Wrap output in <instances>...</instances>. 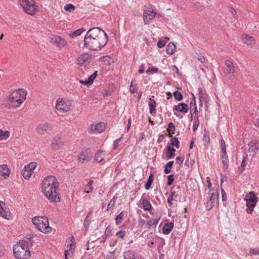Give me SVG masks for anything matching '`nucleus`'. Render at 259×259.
<instances>
[{"label":"nucleus","instance_id":"nucleus-7","mask_svg":"<svg viewBox=\"0 0 259 259\" xmlns=\"http://www.w3.org/2000/svg\"><path fill=\"white\" fill-rule=\"evenodd\" d=\"M156 14L155 9L152 6L146 7L144 10L143 19L145 24H149Z\"/></svg>","mask_w":259,"mask_h":259},{"label":"nucleus","instance_id":"nucleus-40","mask_svg":"<svg viewBox=\"0 0 259 259\" xmlns=\"http://www.w3.org/2000/svg\"><path fill=\"white\" fill-rule=\"evenodd\" d=\"M123 217L124 212L122 211L115 217V224L116 225H119L122 223Z\"/></svg>","mask_w":259,"mask_h":259},{"label":"nucleus","instance_id":"nucleus-39","mask_svg":"<svg viewBox=\"0 0 259 259\" xmlns=\"http://www.w3.org/2000/svg\"><path fill=\"white\" fill-rule=\"evenodd\" d=\"M22 175L25 179L28 180L31 176L32 172L24 167L22 170Z\"/></svg>","mask_w":259,"mask_h":259},{"label":"nucleus","instance_id":"nucleus-17","mask_svg":"<svg viewBox=\"0 0 259 259\" xmlns=\"http://www.w3.org/2000/svg\"><path fill=\"white\" fill-rule=\"evenodd\" d=\"M174 111H177L182 113H186L188 112V105L184 103H180L177 105H175L173 108Z\"/></svg>","mask_w":259,"mask_h":259},{"label":"nucleus","instance_id":"nucleus-51","mask_svg":"<svg viewBox=\"0 0 259 259\" xmlns=\"http://www.w3.org/2000/svg\"><path fill=\"white\" fill-rule=\"evenodd\" d=\"M174 177V175L172 174L169 175L167 176V186H170L172 184L175 180Z\"/></svg>","mask_w":259,"mask_h":259},{"label":"nucleus","instance_id":"nucleus-5","mask_svg":"<svg viewBox=\"0 0 259 259\" xmlns=\"http://www.w3.org/2000/svg\"><path fill=\"white\" fill-rule=\"evenodd\" d=\"M244 199L246 202L247 207L246 211L248 213L251 214L253 211V208L258 200V197L255 195L254 192L251 191L245 195Z\"/></svg>","mask_w":259,"mask_h":259},{"label":"nucleus","instance_id":"nucleus-14","mask_svg":"<svg viewBox=\"0 0 259 259\" xmlns=\"http://www.w3.org/2000/svg\"><path fill=\"white\" fill-rule=\"evenodd\" d=\"M51 41L55 44L57 47L61 48L64 47L66 42L65 39L62 38L60 36L58 35H54L51 38Z\"/></svg>","mask_w":259,"mask_h":259},{"label":"nucleus","instance_id":"nucleus-42","mask_svg":"<svg viewBox=\"0 0 259 259\" xmlns=\"http://www.w3.org/2000/svg\"><path fill=\"white\" fill-rule=\"evenodd\" d=\"M136 82L135 79H132V82L131 83L130 88V91L132 94L135 93L137 90V89L136 88V86L137 85V83L134 84V82Z\"/></svg>","mask_w":259,"mask_h":259},{"label":"nucleus","instance_id":"nucleus-32","mask_svg":"<svg viewBox=\"0 0 259 259\" xmlns=\"http://www.w3.org/2000/svg\"><path fill=\"white\" fill-rule=\"evenodd\" d=\"M78 160L83 163L85 161H90L91 157L87 154H85L84 152L80 153L78 156Z\"/></svg>","mask_w":259,"mask_h":259},{"label":"nucleus","instance_id":"nucleus-44","mask_svg":"<svg viewBox=\"0 0 259 259\" xmlns=\"http://www.w3.org/2000/svg\"><path fill=\"white\" fill-rule=\"evenodd\" d=\"M117 199V197L116 196H114L112 199L110 201L108 206H107V210L110 209V208H112L114 207L116 201Z\"/></svg>","mask_w":259,"mask_h":259},{"label":"nucleus","instance_id":"nucleus-6","mask_svg":"<svg viewBox=\"0 0 259 259\" xmlns=\"http://www.w3.org/2000/svg\"><path fill=\"white\" fill-rule=\"evenodd\" d=\"M58 187H41L42 191L45 196L51 202L60 201L59 194L57 193V188Z\"/></svg>","mask_w":259,"mask_h":259},{"label":"nucleus","instance_id":"nucleus-33","mask_svg":"<svg viewBox=\"0 0 259 259\" xmlns=\"http://www.w3.org/2000/svg\"><path fill=\"white\" fill-rule=\"evenodd\" d=\"M154 177V176L152 174H151L149 176L147 181L145 185V188L146 190H149L150 189L151 185L153 182Z\"/></svg>","mask_w":259,"mask_h":259},{"label":"nucleus","instance_id":"nucleus-50","mask_svg":"<svg viewBox=\"0 0 259 259\" xmlns=\"http://www.w3.org/2000/svg\"><path fill=\"white\" fill-rule=\"evenodd\" d=\"M97 76V71H96L87 78L88 82L91 83V84H92Z\"/></svg>","mask_w":259,"mask_h":259},{"label":"nucleus","instance_id":"nucleus-8","mask_svg":"<svg viewBox=\"0 0 259 259\" xmlns=\"http://www.w3.org/2000/svg\"><path fill=\"white\" fill-rule=\"evenodd\" d=\"M59 186L58 181L57 178L53 176L46 177L41 183V187H58Z\"/></svg>","mask_w":259,"mask_h":259},{"label":"nucleus","instance_id":"nucleus-15","mask_svg":"<svg viewBox=\"0 0 259 259\" xmlns=\"http://www.w3.org/2000/svg\"><path fill=\"white\" fill-rule=\"evenodd\" d=\"M175 187H176V189H178V191L180 190L181 188L179 185H178L173 187L170 191V193L167 198V202L170 206H171L172 205V200H174L175 198H177L178 196V195L176 194V191L172 190V189L175 188Z\"/></svg>","mask_w":259,"mask_h":259},{"label":"nucleus","instance_id":"nucleus-49","mask_svg":"<svg viewBox=\"0 0 259 259\" xmlns=\"http://www.w3.org/2000/svg\"><path fill=\"white\" fill-rule=\"evenodd\" d=\"M167 126L168 128H167V131L169 133V134H170V133L174 134V132L175 131V126L174 123L172 122H169Z\"/></svg>","mask_w":259,"mask_h":259},{"label":"nucleus","instance_id":"nucleus-43","mask_svg":"<svg viewBox=\"0 0 259 259\" xmlns=\"http://www.w3.org/2000/svg\"><path fill=\"white\" fill-rule=\"evenodd\" d=\"M75 9V6L71 4H67L64 6V10L66 11L69 12L70 13H71L73 11H74Z\"/></svg>","mask_w":259,"mask_h":259},{"label":"nucleus","instance_id":"nucleus-45","mask_svg":"<svg viewBox=\"0 0 259 259\" xmlns=\"http://www.w3.org/2000/svg\"><path fill=\"white\" fill-rule=\"evenodd\" d=\"M173 95L176 100L179 101L183 100V95L180 92L176 91L173 93Z\"/></svg>","mask_w":259,"mask_h":259},{"label":"nucleus","instance_id":"nucleus-54","mask_svg":"<svg viewBox=\"0 0 259 259\" xmlns=\"http://www.w3.org/2000/svg\"><path fill=\"white\" fill-rule=\"evenodd\" d=\"M10 136V132L8 131H6L5 132L3 131V134H2V137L1 138V140L2 139H7Z\"/></svg>","mask_w":259,"mask_h":259},{"label":"nucleus","instance_id":"nucleus-31","mask_svg":"<svg viewBox=\"0 0 259 259\" xmlns=\"http://www.w3.org/2000/svg\"><path fill=\"white\" fill-rule=\"evenodd\" d=\"M176 46L172 42H169L166 48V52L169 55H172L176 50Z\"/></svg>","mask_w":259,"mask_h":259},{"label":"nucleus","instance_id":"nucleus-9","mask_svg":"<svg viewBox=\"0 0 259 259\" xmlns=\"http://www.w3.org/2000/svg\"><path fill=\"white\" fill-rule=\"evenodd\" d=\"M208 194L210 197L205 203V207L207 210H209L213 207L215 202L218 203L219 194L217 192H210V191L208 193Z\"/></svg>","mask_w":259,"mask_h":259},{"label":"nucleus","instance_id":"nucleus-55","mask_svg":"<svg viewBox=\"0 0 259 259\" xmlns=\"http://www.w3.org/2000/svg\"><path fill=\"white\" fill-rule=\"evenodd\" d=\"M248 161V155H246L243 157L241 165L242 167H245L247 164V161Z\"/></svg>","mask_w":259,"mask_h":259},{"label":"nucleus","instance_id":"nucleus-37","mask_svg":"<svg viewBox=\"0 0 259 259\" xmlns=\"http://www.w3.org/2000/svg\"><path fill=\"white\" fill-rule=\"evenodd\" d=\"M174 161H170L168 162L166 164V165L165 166V168L164 169V172L165 174H168L170 172L171 168L172 167V165L174 164Z\"/></svg>","mask_w":259,"mask_h":259},{"label":"nucleus","instance_id":"nucleus-30","mask_svg":"<svg viewBox=\"0 0 259 259\" xmlns=\"http://www.w3.org/2000/svg\"><path fill=\"white\" fill-rule=\"evenodd\" d=\"M10 214V211H7L6 209H4L1 204L0 205V217H2L4 219H9Z\"/></svg>","mask_w":259,"mask_h":259},{"label":"nucleus","instance_id":"nucleus-34","mask_svg":"<svg viewBox=\"0 0 259 259\" xmlns=\"http://www.w3.org/2000/svg\"><path fill=\"white\" fill-rule=\"evenodd\" d=\"M85 30V29L83 28L78 29L77 30L74 31L71 33H70V36L72 38L76 37L77 36L81 35Z\"/></svg>","mask_w":259,"mask_h":259},{"label":"nucleus","instance_id":"nucleus-62","mask_svg":"<svg viewBox=\"0 0 259 259\" xmlns=\"http://www.w3.org/2000/svg\"><path fill=\"white\" fill-rule=\"evenodd\" d=\"M122 138H119L116 140H115L113 142V147L114 149H116L119 146V143L121 141Z\"/></svg>","mask_w":259,"mask_h":259},{"label":"nucleus","instance_id":"nucleus-63","mask_svg":"<svg viewBox=\"0 0 259 259\" xmlns=\"http://www.w3.org/2000/svg\"><path fill=\"white\" fill-rule=\"evenodd\" d=\"M250 253L253 255H259V248L250 249Z\"/></svg>","mask_w":259,"mask_h":259},{"label":"nucleus","instance_id":"nucleus-10","mask_svg":"<svg viewBox=\"0 0 259 259\" xmlns=\"http://www.w3.org/2000/svg\"><path fill=\"white\" fill-rule=\"evenodd\" d=\"M56 109L63 113L68 111L70 109V106L67 105L66 102L61 99V100H58L56 104Z\"/></svg>","mask_w":259,"mask_h":259},{"label":"nucleus","instance_id":"nucleus-24","mask_svg":"<svg viewBox=\"0 0 259 259\" xmlns=\"http://www.w3.org/2000/svg\"><path fill=\"white\" fill-rule=\"evenodd\" d=\"M165 150L167 159L172 158L175 156V153L176 150L173 147H170V146H167L165 148Z\"/></svg>","mask_w":259,"mask_h":259},{"label":"nucleus","instance_id":"nucleus-11","mask_svg":"<svg viewBox=\"0 0 259 259\" xmlns=\"http://www.w3.org/2000/svg\"><path fill=\"white\" fill-rule=\"evenodd\" d=\"M40 227H38L37 228L39 231L47 233L51 232V228L49 227V224L48 219L46 218H44L42 220H40Z\"/></svg>","mask_w":259,"mask_h":259},{"label":"nucleus","instance_id":"nucleus-20","mask_svg":"<svg viewBox=\"0 0 259 259\" xmlns=\"http://www.w3.org/2000/svg\"><path fill=\"white\" fill-rule=\"evenodd\" d=\"M169 137L171 138L170 139V143L168 144L167 146L170 147H175L177 149L180 147V142L178 138L176 137H173L171 134H168Z\"/></svg>","mask_w":259,"mask_h":259},{"label":"nucleus","instance_id":"nucleus-25","mask_svg":"<svg viewBox=\"0 0 259 259\" xmlns=\"http://www.w3.org/2000/svg\"><path fill=\"white\" fill-rule=\"evenodd\" d=\"M210 143V133L209 131L204 130L203 136V143L205 148H207Z\"/></svg>","mask_w":259,"mask_h":259},{"label":"nucleus","instance_id":"nucleus-60","mask_svg":"<svg viewBox=\"0 0 259 259\" xmlns=\"http://www.w3.org/2000/svg\"><path fill=\"white\" fill-rule=\"evenodd\" d=\"M221 193H222V199L223 201H227V194H226L225 190H224V189H223L222 188H221Z\"/></svg>","mask_w":259,"mask_h":259},{"label":"nucleus","instance_id":"nucleus-18","mask_svg":"<svg viewBox=\"0 0 259 259\" xmlns=\"http://www.w3.org/2000/svg\"><path fill=\"white\" fill-rule=\"evenodd\" d=\"M91 58L92 55H89L88 53L83 54L78 57L77 59L78 64L80 66H82Z\"/></svg>","mask_w":259,"mask_h":259},{"label":"nucleus","instance_id":"nucleus-2","mask_svg":"<svg viewBox=\"0 0 259 259\" xmlns=\"http://www.w3.org/2000/svg\"><path fill=\"white\" fill-rule=\"evenodd\" d=\"M27 92L23 89H19L11 93L8 98H5L2 105L9 109H15L19 107L26 99Z\"/></svg>","mask_w":259,"mask_h":259},{"label":"nucleus","instance_id":"nucleus-22","mask_svg":"<svg viewBox=\"0 0 259 259\" xmlns=\"http://www.w3.org/2000/svg\"><path fill=\"white\" fill-rule=\"evenodd\" d=\"M174 227V222H169L165 224L162 229V233L165 235H167L170 233Z\"/></svg>","mask_w":259,"mask_h":259},{"label":"nucleus","instance_id":"nucleus-26","mask_svg":"<svg viewBox=\"0 0 259 259\" xmlns=\"http://www.w3.org/2000/svg\"><path fill=\"white\" fill-rule=\"evenodd\" d=\"M123 256L124 259H136V254L134 251L132 250L124 251Z\"/></svg>","mask_w":259,"mask_h":259},{"label":"nucleus","instance_id":"nucleus-41","mask_svg":"<svg viewBox=\"0 0 259 259\" xmlns=\"http://www.w3.org/2000/svg\"><path fill=\"white\" fill-rule=\"evenodd\" d=\"M245 42L248 45H252L254 43V38L252 36L246 35L244 37Z\"/></svg>","mask_w":259,"mask_h":259},{"label":"nucleus","instance_id":"nucleus-61","mask_svg":"<svg viewBox=\"0 0 259 259\" xmlns=\"http://www.w3.org/2000/svg\"><path fill=\"white\" fill-rule=\"evenodd\" d=\"M193 99L191 100L190 103V109H191L193 107H197L196 105V100L194 97V95L193 94Z\"/></svg>","mask_w":259,"mask_h":259},{"label":"nucleus","instance_id":"nucleus-48","mask_svg":"<svg viewBox=\"0 0 259 259\" xmlns=\"http://www.w3.org/2000/svg\"><path fill=\"white\" fill-rule=\"evenodd\" d=\"M158 223V220L157 219H151L147 221V225L149 227H152L153 226H156Z\"/></svg>","mask_w":259,"mask_h":259},{"label":"nucleus","instance_id":"nucleus-47","mask_svg":"<svg viewBox=\"0 0 259 259\" xmlns=\"http://www.w3.org/2000/svg\"><path fill=\"white\" fill-rule=\"evenodd\" d=\"M36 167V163L31 162L30 164L24 166V168L27 169L28 170L31 171L32 172V170H33Z\"/></svg>","mask_w":259,"mask_h":259},{"label":"nucleus","instance_id":"nucleus-53","mask_svg":"<svg viewBox=\"0 0 259 259\" xmlns=\"http://www.w3.org/2000/svg\"><path fill=\"white\" fill-rule=\"evenodd\" d=\"M199 125V119H198V116H197L196 120H195V121L194 122V123H193V131H195L196 130H197Z\"/></svg>","mask_w":259,"mask_h":259},{"label":"nucleus","instance_id":"nucleus-16","mask_svg":"<svg viewBox=\"0 0 259 259\" xmlns=\"http://www.w3.org/2000/svg\"><path fill=\"white\" fill-rule=\"evenodd\" d=\"M249 152L255 153L259 149V143L256 140H252L249 142Z\"/></svg>","mask_w":259,"mask_h":259},{"label":"nucleus","instance_id":"nucleus-4","mask_svg":"<svg viewBox=\"0 0 259 259\" xmlns=\"http://www.w3.org/2000/svg\"><path fill=\"white\" fill-rule=\"evenodd\" d=\"M20 3L23 10L27 14L33 16L38 10V6L34 0H20Z\"/></svg>","mask_w":259,"mask_h":259},{"label":"nucleus","instance_id":"nucleus-58","mask_svg":"<svg viewBox=\"0 0 259 259\" xmlns=\"http://www.w3.org/2000/svg\"><path fill=\"white\" fill-rule=\"evenodd\" d=\"M113 229V228L111 226L109 225L106 228L104 234L106 235V236H109V233L112 231Z\"/></svg>","mask_w":259,"mask_h":259},{"label":"nucleus","instance_id":"nucleus-27","mask_svg":"<svg viewBox=\"0 0 259 259\" xmlns=\"http://www.w3.org/2000/svg\"><path fill=\"white\" fill-rule=\"evenodd\" d=\"M105 153L102 151H98L95 156V160L99 163H100L104 160V156Z\"/></svg>","mask_w":259,"mask_h":259},{"label":"nucleus","instance_id":"nucleus-23","mask_svg":"<svg viewBox=\"0 0 259 259\" xmlns=\"http://www.w3.org/2000/svg\"><path fill=\"white\" fill-rule=\"evenodd\" d=\"M145 194L143 195L142 198L141 199V203L143 205V208L146 211H149L151 209L152 205L150 202L146 198H144Z\"/></svg>","mask_w":259,"mask_h":259},{"label":"nucleus","instance_id":"nucleus-12","mask_svg":"<svg viewBox=\"0 0 259 259\" xmlns=\"http://www.w3.org/2000/svg\"><path fill=\"white\" fill-rule=\"evenodd\" d=\"M63 144L62 136L61 135L58 134L55 136L53 138V141L52 144V147L53 149L57 150Z\"/></svg>","mask_w":259,"mask_h":259},{"label":"nucleus","instance_id":"nucleus-36","mask_svg":"<svg viewBox=\"0 0 259 259\" xmlns=\"http://www.w3.org/2000/svg\"><path fill=\"white\" fill-rule=\"evenodd\" d=\"M44 217H34L32 220V222L33 224L36 226V227L37 228L38 227H40V224L41 221L42 220Z\"/></svg>","mask_w":259,"mask_h":259},{"label":"nucleus","instance_id":"nucleus-64","mask_svg":"<svg viewBox=\"0 0 259 259\" xmlns=\"http://www.w3.org/2000/svg\"><path fill=\"white\" fill-rule=\"evenodd\" d=\"M106 259H116L114 256V251H110L107 255Z\"/></svg>","mask_w":259,"mask_h":259},{"label":"nucleus","instance_id":"nucleus-13","mask_svg":"<svg viewBox=\"0 0 259 259\" xmlns=\"http://www.w3.org/2000/svg\"><path fill=\"white\" fill-rule=\"evenodd\" d=\"M52 130L51 124L48 123L40 124L37 127V132L41 135H43L46 133H48Z\"/></svg>","mask_w":259,"mask_h":259},{"label":"nucleus","instance_id":"nucleus-29","mask_svg":"<svg viewBox=\"0 0 259 259\" xmlns=\"http://www.w3.org/2000/svg\"><path fill=\"white\" fill-rule=\"evenodd\" d=\"M227 66L226 71L228 73H234L235 72L234 66L233 63L229 60H227L225 62Z\"/></svg>","mask_w":259,"mask_h":259},{"label":"nucleus","instance_id":"nucleus-52","mask_svg":"<svg viewBox=\"0 0 259 259\" xmlns=\"http://www.w3.org/2000/svg\"><path fill=\"white\" fill-rule=\"evenodd\" d=\"M152 72V73H158L159 72H161V70H159L158 68L152 67L149 68L146 70V72L147 73H149V72Z\"/></svg>","mask_w":259,"mask_h":259},{"label":"nucleus","instance_id":"nucleus-56","mask_svg":"<svg viewBox=\"0 0 259 259\" xmlns=\"http://www.w3.org/2000/svg\"><path fill=\"white\" fill-rule=\"evenodd\" d=\"M157 241L158 242V247H162L165 244V240L163 238L158 237L157 238Z\"/></svg>","mask_w":259,"mask_h":259},{"label":"nucleus","instance_id":"nucleus-35","mask_svg":"<svg viewBox=\"0 0 259 259\" xmlns=\"http://www.w3.org/2000/svg\"><path fill=\"white\" fill-rule=\"evenodd\" d=\"M221 159L223 164L224 168L227 169L229 165V159L227 155H222Z\"/></svg>","mask_w":259,"mask_h":259},{"label":"nucleus","instance_id":"nucleus-21","mask_svg":"<svg viewBox=\"0 0 259 259\" xmlns=\"http://www.w3.org/2000/svg\"><path fill=\"white\" fill-rule=\"evenodd\" d=\"M156 102L154 100L149 98V108L150 113L154 116L156 114Z\"/></svg>","mask_w":259,"mask_h":259},{"label":"nucleus","instance_id":"nucleus-28","mask_svg":"<svg viewBox=\"0 0 259 259\" xmlns=\"http://www.w3.org/2000/svg\"><path fill=\"white\" fill-rule=\"evenodd\" d=\"M0 174L3 176H9L10 174V170L7 168V165L2 164L0 165Z\"/></svg>","mask_w":259,"mask_h":259},{"label":"nucleus","instance_id":"nucleus-19","mask_svg":"<svg viewBox=\"0 0 259 259\" xmlns=\"http://www.w3.org/2000/svg\"><path fill=\"white\" fill-rule=\"evenodd\" d=\"M105 127V123L100 122L96 124H92L91 126V130L92 132L97 131L98 133H101L104 130Z\"/></svg>","mask_w":259,"mask_h":259},{"label":"nucleus","instance_id":"nucleus-46","mask_svg":"<svg viewBox=\"0 0 259 259\" xmlns=\"http://www.w3.org/2000/svg\"><path fill=\"white\" fill-rule=\"evenodd\" d=\"M92 214L91 212H90L86 216L83 223V226L86 230H87L90 226V221L88 220V219L89 218L90 215Z\"/></svg>","mask_w":259,"mask_h":259},{"label":"nucleus","instance_id":"nucleus-38","mask_svg":"<svg viewBox=\"0 0 259 259\" xmlns=\"http://www.w3.org/2000/svg\"><path fill=\"white\" fill-rule=\"evenodd\" d=\"M93 184V180H90L88 182V184L85 186V188L84 190V192L85 193H89L93 190V187H92V185Z\"/></svg>","mask_w":259,"mask_h":259},{"label":"nucleus","instance_id":"nucleus-1","mask_svg":"<svg viewBox=\"0 0 259 259\" xmlns=\"http://www.w3.org/2000/svg\"><path fill=\"white\" fill-rule=\"evenodd\" d=\"M84 47L91 51L101 50L107 43V33L99 27L90 29L84 37Z\"/></svg>","mask_w":259,"mask_h":259},{"label":"nucleus","instance_id":"nucleus-3","mask_svg":"<svg viewBox=\"0 0 259 259\" xmlns=\"http://www.w3.org/2000/svg\"><path fill=\"white\" fill-rule=\"evenodd\" d=\"M32 237L26 238L19 241L13 247L14 254L17 259H28L30 256L29 247L33 245Z\"/></svg>","mask_w":259,"mask_h":259},{"label":"nucleus","instance_id":"nucleus-57","mask_svg":"<svg viewBox=\"0 0 259 259\" xmlns=\"http://www.w3.org/2000/svg\"><path fill=\"white\" fill-rule=\"evenodd\" d=\"M125 235V233L124 231H119L117 232L116 234V236L122 239H123L124 236Z\"/></svg>","mask_w":259,"mask_h":259},{"label":"nucleus","instance_id":"nucleus-59","mask_svg":"<svg viewBox=\"0 0 259 259\" xmlns=\"http://www.w3.org/2000/svg\"><path fill=\"white\" fill-rule=\"evenodd\" d=\"M166 41L164 40L160 39L157 44V46L158 48H161L165 45Z\"/></svg>","mask_w":259,"mask_h":259}]
</instances>
